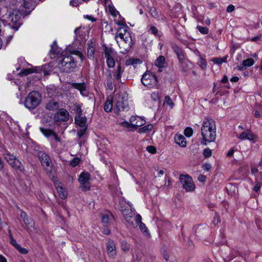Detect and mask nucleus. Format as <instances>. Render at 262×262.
Returning a JSON list of instances; mask_svg holds the SVG:
<instances>
[{
  "label": "nucleus",
  "mask_w": 262,
  "mask_h": 262,
  "mask_svg": "<svg viewBox=\"0 0 262 262\" xmlns=\"http://www.w3.org/2000/svg\"><path fill=\"white\" fill-rule=\"evenodd\" d=\"M95 52V43L90 40L87 43V55L89 59H93Z\"/></svg>",
  "instance_id": "nucleus-15"
},
{
  "label": "nucleus",
  "mask_w": 262,
  "mask_h": 262,
  "mask_svg": "<svg viewBox=\"0 0 262 262\" xmlns=\"http://www.w3.org/2000/svg\"><path fill=\"white\" fill-rule=\"evenodd\" d=\"M108 10L111 14L114 16H116L117 13H118V11L116 10V9L112 6L108 5Z\"/></svg>",
  "instance_id": "nucleus-52"
},
{
  "label": "nucleus",
  "mask_w": 262,
  "mask_h": 262,
  "mask_svg": "<svg viewBox=\"0 0 262 262\" xmlns=\"http://www.w3.org/2000/svg\"><path fill=\"white\" fill-rule=\"evenodd\" d=\"M121 249L124 251H128L129 250V245L125 241H122L121 242Z\"/></svg>",
  "instance_id": "nucleus-50"
},
{
  "label": "nucleus",
  "mask_w": 262,
  "mask_h": 262,
  "mask_svg": "<svg viewBox=\"0 0 262 262\" xmlns=\"http://www.w3.org/2000/svg\"><path fill=\"white\" fill-rule=\"evenodd\" d=\"M179 179L183 188L187 192L193 191L195 189V184L189 175L181 174Z\"/></svg>",
  "instance_id": "nucleus-8"
},
{
  "label": "nucleus",
  "mask_w": 262,
  "mask_h": 262,
  "mask_svg": "<svg viewBox=\"0 0 262 262\" xmlns=\"http://www.w3.org/2000/svg\"><path fill=\"white\" fill-rule=\"evenodd\" d=\"M128 110L129 105L126 94L125 93L119 94L117 98V101L114 108V113L119 115L120 112L128 111Z\"/></svg>",
  "instance_id": "nucleus-4"
},
{
  "label": "nucleus",
  "mask_w": 262,
  "mask_h": 262,
  "mask_svg": "<svg viewBox=\"0 0 262 262\" xmlns=\"http://www.w3.org/2000/svg\"><path fill=\"white\" fill-rule=\"evenodd\" d=\"M76 66L77 61L71 55L63 57L59 62V68L60 71L66 73L73 72Z\"/></svg>",
  "instance_id": "nucleus-2"
},
{
  "label": "nucleus",
  "mask_w": 262,
  "mask_h": 262,
  "mask_svg": "<svg viewBox=\"0 0 262 262\" xmlns=\"http://www.w3.org/2000/svg\"><path fill=\"white\" fill-rule=\"evenodd\" d=\"M165 63V58L163 56H160L158 57L155 61V64L159 67V71H162L161 68L164 67Z\"/></svg>",
  "instance_id": "nucleus-28"
},
{
  "label": "nucleus",
  "mask_w": 262,
  "mask_h": 262,
  "mask_svg": "<svg viewBox=\"0 0 262 262\" xmlns=\"http://www.w3.org/2000/svg\"><path fill=\"white\" fill-rule=\"evenodd\" d=\"M179 62L180 63L181 71L184 73L187 72L190 69L191 63L186 58H185L182 60V61H180Z\"/></svg>",
  "instance_id": "nucleus-19"
},
{
  "label": "nucleus",
  "mask_w": 262,
  "mask_h": 262,
  "mask_svg": "<svg viewBox=\"0 0 262 262\" xmlns=\"http://www.w3.org/2000/svg\"><path fill=\"white\" fill-rule=\"evenodd\" d=\"M193 129L190 127H186L184 130V135L187 137H190L193 135Z\"/></svg>",
  "instance_id": "nucleus-43"
},
{
  "label": "nucleus",
  "mask_w": 262,
  "mask_h": 262,
  "mask_svg": "<svg viewBox=\"0 0 262 262\" xmlns=\"http://www.w3.org/2000/svg\"><path fill=\"white\" fill-rule=\"evenodd\" d=\"M110 220L111 218L109 215L103 214L102 215L101 222L104 226L107 227L110 224Z\"/></svg>",
  "instance_id": "nucleus-35"
},
{
  "label": "nucleus",
  "mask_w": 262,
  "mask_h": 262,
  "mask_svg": "<svg viewBox=\"0 0 262 262\" xmlns=\"http://www.w3.org/2000/svg\"><path fill=\"white\" fill-rule=\"evenodd\" d=\"M104 54L106 58L115 56V52L112 47H108L106 45L102 46Z\"/></svg>",
  "instance_id": "nucleus-23"
},
{
  "label": "nucleus",
  "mask_w": 262,
  "mask_h": 262,
  "mask_svg": "<svg viewBox=\"0 0 262 262\" xmlns=\"http://www.w3.org/2000/svg\"><path fill=\"white\" fill-rule=\"evenodd\" d=\"M172 49L173 52L176 53L177 57L180 61H182L184 59L186 58L184 51L178 46L174 45L172 46Z\"/></svg>",
  "instance_id": "nucleus-17"
},
{
  "label": "nucleus",
  "mask_w": 262,
  "mask_h": 262,
  "mask_svg": "<svg viewBox=\"0 0 262 262\" xmlns=\"http://www.w3.org/2000/svg\"><path fill=\"white\" fill-rule=\"evenodd\" d=\"M106 59V64L108 68H112L115 66V61L114 60V56L108 57Z\"/></svg>",
  "instance_id": "nucleus-38"
},
{
  "label": "nucleus",
  "mask_w": 262,
  "mask_h": 262,
  "mask_svg": "<svg viewBox=\"0 0 262 262\" xmlns=\"http://www.w3.org/2000/svg\"><path fill=\"white\" fill-rule=\"evenodd\" d=\"M149 13L152 17L157 18L158 17V12L155 7H150L149 8Z\"/></svg>",
  "instance_id": "nucleus-48"
},
{
  "label": "nucleus",
  "mask_w": 262,
  "mask_h": 262,
  "mask_svg": "<svg viewBox=\"0 0 262 262\" xmlns=\"http://www.w3.org/2000/svg\"><path fill=\"white\" fill-rule=\"evenodd\" d=\"M202 168L203 169L206 171H209L210 170L212 166L211 164L209 163H205L202 165Z\"/></svg>",
  "instance_id": "nucleus-57"
},
{
  "label": "nucleus",
  "mask_w": 262,
  "mask_h": 262,
  "mask_svg": "<svg viewBox=\"0 0 262 262\" xmlns=\"http://www.w3.org/2000/svg\"><path fill=\"white\" fill-rule=\"evenodd\" d=\"M130 122L132 126L136 129L138 127L143 125L145 123L144 120L138 116H132L130 118Z\"/></svg>",
  "instance_id": "nucleus-14"
},
{
  "label": "nucleus",
  "mask_w": 262,
  "mask_h": 262,
  "mask_svg": "<svg viewBox=\"0 0 262 262\" xmlns=\"http://www.w3.org/2000/svg\"><path fill=\"white\" fill-rule=\"evenodd\" d=\"M261 186V183L260 182H256V184L253 188V190L255 192H257L259 190Z\"/></svg>",
  "instance_id": "nucleus-60"
},
{
  "label": "nucleus",
  "mask_w": 262,
  "mask_h": 262,
  "mask_svg": "<svg viewBox=\"0 0 262 262\" xmlns=\"http://www.w3.org/2000/svg\"><path fill=\"white\" fill-rule=\"evenodd\" d=\"M59 103L54 101H49L47 103L46 105V109L52 111L57 110L59 108Z\"/></svg>",
  "instance_id": "nucleus-26"
},
{
  "label": "nucleus",
  "mask_w": 262,
  "mask_h": 262,
  "mask_svg": "<svg viewBox=\"0 0 262 262\" xmlns=\"http://www.w3.org/2000/svg\"><path fill=\"white\" fill-rule=\"evenodd\" d=\"M39 71V67H35L32 69H27L21 71L20 75L21 76H26L32 73H38Z\"/></svg>",
  "instance_id": "nucleus-30"
},
{
  "label": "nucleus",
  "mask_w": 262,
  "mask_h": 262,
  "mask_svg": "<svg viewBox=\"0 0 262 262\" xmlns=\"http://www.w3.org/2000/svg\"><path fill=\"white\" fill-rule=\"evenodd\" d=\"M106 86L107 89L110 90H113V85L111 73H110V74L107 76Z\"/></svg>",
  "instance_id": "nucleus-40"
},
{
  "label": "nucleus",
  "mask_w": 262,
  "mask_h": 262,
  "mask_svg": "<svg viewBox=\"0 0 262 262\" xmlns=\"http://www.w3.org/2000/svg\"><path fill=\"white\" fill-rule=\"evenodd\" d=\"M235 7L233 5H229L227 8V12H232L234 10Z\"/></svg>",
  "instance_id": "nucleus-63"
},
{
  "label": "nucleus",
  "mask_w": 262,
  "mask_h": 262,
  "mask_svg": "<svg viewBox=\"0 0 262 262\" xmlns=\"http://www.w3.org/2000/svg\"><path fill=\"white\" fill-rule=\"evenodd\" d=\"M212 61L215 64L220 65L223 63L222 58H214Z\"/></svg>",
  "instance_id": "nucleus-59"
},
{
  "label": "nucleus",
  "mask_w": 262,
  "mask_h": 262,
  "mask_svg": "<svg viewBox=\"0 0 262 262\" xmlns=\"http://www.w3.org/2000/svg\"><path fill=\"white\" fill-rule=\"evenodd\" d=\"M210 231V229L209 226L207 225H201L196 228L195 233L196 236L200 238H203Z\"/></svg>",
  "instance_id": "nucleus-12"
},
{
  "label": "nucleus",
  "mask_w": 262,
  "mask_h": 262,
  "mask_svg": "<svg viewBox=\"0 0 262 262\" xmlns=\"http://www.w3.org/2000/svg\"><path fill=\"white\" fill-rule=\"evenodd\" d=\"M203 155L205 158H209L212 155V150L209 148H206L203 150Z\"/></svg>",
  "instance_id": "nucleus-47"
},
{
  "label": "nucleus",
  "mask_w": 262,
  "mask_h": 262,
  "mask_svg": "<svg viewBox=\"0 0 262 262\" xmlns=\"http://www.w3.org/2000/svg\"><path fill=\"white\" fill-rule=\"evenodd\" d=\"M237 138L241 140H248L249 141H253L254 140V135L250 131L242 132Z\"/></svg>",
  "instance_id": "nucleus-21"
},
{
  "label": "nucleus",
  "mask_w": 262,
  "mask_h": 262,
  "mask_svg": "<svg viewBox=\"0 0 262 262\" xmlns=\"http://www.w3.org/2000/svg\"><path fill=\"white\" fill-rule=\"evenodd\" d=\"M123 72L124 69L121 68L120 64H118L117 67L115 74L114 75V76L118 81H120L121 80V76Z\"/></svg>",
  "instance_id": "nucleus-31"
},
{
  "label": "nucleus",
  "mask_w": 262,
  "mask_h": 262,
  "mask_svg": "<svg viewBox=\"0 0 262 262\" xmlns=\"http://www.w3.org/2000/svg\"><path fill=\"white\" fill-rule=\"evenodd\" d=\"M196 28L198 30L203 34H207L208 33L209 30L207 27L198 26Z\"/></svg>",
  "instance_id": "nucleus-46"
},
{
  "label": "nucleus",
  "mask_w": 262,
  "mask_h": 262,
  "mask_svg": "<svg viewBox=\"0 0 262 262\" xmlns=\"http://www.w3.org/2000/svg\"><path fill=\"white\" fill-rule=\"evenodd\" d=\"M86 118L85 117L75 116V122L76 124L79 125L80 127H87L86 125Z\"/></svg>",
  "instance_id": "nucleus-25"
},
{
  "label": "nucleus",
  "mask_w": 262,
  "mask_h": 262,
  "mask_svg": "<svg viewBox=\"0 0 262 262\" xmlns=\"http://www.w3.org/2000/svg\"><path fill=\"white\" fill-rule=\"evenodd\" d=\"M4 157L8 164L12 168L16 170L23 172L25 168L21 162L19 161L15 156L11 154L10 152L7 151L4 154Z\"/></svg>",
  "instance_id": "nucleus-6"
},
{
  "label": "nucleus",
  "mask_w": 262,
  "mask_h": 262,
  "mask_svg": "<svg viewBox=\"0 0 262 262\" xmlns=\"http://www.w3.org/2000/svg\"><path fill=\"white\" fill-rule=\"evenodd\" d=\"M254 63V61L252 58H248L243 61L242 65L237 66L236 68L238 70L242 71L245 70L246 67L252 66Z\"/></svg>",
  "instance_id": "nucleus-18"
},
{
  "label": "nucleus",
  "mask_w": 262,
  "mask_h": 262,
  "mask_svg": "<svg viewBox=\"0 0 262 262\" xmlns=\"http://www.w3.org/2000/svg\"><path fill=\"white\" fill-rule=\"evenodd\" d=\"M20 217L23 219V221L26 226L28 227L33 226V222L32 219L29 217L24 211L21 212Z\"/></svg>",
  "instance_id": "nucleus-24"
},
{
  "label": "nucleus",
  "mask_w": 262,
  "mask_h": 262,
  "mask_svg": "<svg viewBox=\"0 0 262 262\" xmlns=\"http://www.w3.org/2000/svg\"><path fill=\"white\" fill-rule=\"evenodd\" d=\"M198 63L202 69H205L207 66L206 60L202 57L199 58Z\"/></svg>",
  "instance_id": "nucleus-45"
},
{
  "label": "nucleus",
  "mask_w": 262,
  "mask_h": 262,
  "mask_svg": "<svg viewBox=\"0 0 262 262\" xmlns=\"http://www.w3.org/2000/svg\"><path fill=\"white\" fill-rule=\"evenodd\" d=\"M175 142L182 147L186 146V140L184 136L176 135L174 137Z\"/></svg>",
  "instance_id": "nucleus-22"
},
{
  "label": "nucleus",
  "mask_w": 262,
  "mask_h": 262,
  "mask_svg": "<svg viewBox=\"0 0 262 262\" xmlns=\"http://www.w3.org/2000/svg\"><path fill=\"white\" fill-rule=\"evenodd\" d=\"M142 62L141 60L139 59H128L126 60L125 61V65L127 66H130V65H133L135 66V65L140 64Z\"/></svg>",
  "instance_id": "nucleus-33"
},
{
  "label": "nucleus",
  "mask_w": 262,
  "mask_h": 262,
  "mask_svg": "<svg viewBox=\"0 0 262 262\" xmlns=\"http://www.w3.org/2000/svg\"><path fill=\"white\" fill-rule=\"evenodd\" d=\"M41 100L40 94L37 91H32L26 97L24 105L29 110L34 109L39 104Z\"/></svg>",
  "instance_id": "nucleus-3"
},
{
  "label": "nucleus",
  "mask_w": 262,
  "mask_h": 262,
  "mask_svg": "<svg viewBox=\"0 0 262 262\" xmlns=\"http://www.w3.org/2000/svg\"><path fill=\"white\" fill-rule=\"evenodd\" d=\"M117 37H119L125 43H128V48L125 49L124 51L121 52V53L123 54L127 53L130 49L132 43V38L130 34L129 33L124 34L122 33H117L115 38Z\"/></svg>",
  "instance_id": "nucleus-11"
},
{
  "label": "nucleus",
  "mask_w": 262,
  "mask_h": 262,
  "mask_svg": "<svg viewBox=\"0 0 262 262\" xmlns=\"http://www.w3.org/2000/svg\"><path fill=\"white\" fill-rule=\"evenodd\" d=\"M87 127H80V128L77 129V135L79 139L84 137L87 130Z\"/></svg>",
  "instance_id": "nucleus-36"
},
{
  "label": "nucleus",
  "mask_w": 262,
  "mask_h": 262,
  "mask_svg": "<svg viewBox=\"0 0 262 262\" xmlns=\"http://www.w3.org/2000/svg\"><path fill=\"white\" fill-rule=\"evenodd\" d=\"M153 128V125L151 124H149L146 126L140 128L138 129L139 133H148L150 132Z\"/></svg>",
  "instance_id": "nucleus-32"
},
{
  "label": "nucleus",
  "mask_w": 262,
  "mask_h": 262,
  "mask_svg": "<svg viewBox=\"0 0 262 262\" xmlns=\"http://www.w3.org/2000/svg\"><path fill=\"white\" fill-rule=\"evenodd\" d=\"M135 219H136V223L138 225H139L141 222H142V217L140 214H137L136 216Z\"/></svg>",
  "instance_id": "nucleus-62"
},
{
  "label": "nucleus",
  "mask_w": 262,
  "mask_h": 262,
  "mask_svg": "<svg viewBox=\"0 0 262 262\" xmlns=\"http://www.w3.org/2000/svg\"><path fill=\"white\" fill-rule=\"evenodd\" d=\"M10 244L13 245L16 249L17 248V246H19L20 245L17 244V242L15 239H14L13 237H11V239L10 241Z\"/></svg>",
  "instance_id": "nucleus-61"
},
{
  "label": "nucleus",
  "mask_w": 262,
  "mask_h": 262,
  "mask_svg": "<svg viewBox=\"0 0 262 262\" xmlns=\"http://www.w3.org/2000/svg\"><path fill=\"white\" fill-rule=\"evenodd\" d=\"M22 5L27 9L23 14L28 15L35 8L36 4L33 0H24Z\"/></svg>",
  "instance_id": "nucleus-13"
},
{
  "label": "nucleus",
  "mask_w": 262,
  "mask_h": 262,
  "mask_svg": "<svg viewBox=\"0 0 262 262\" xmlns=\"http://www.w3.org/2000/svg\"><path fill=\"white\" fill-rule=\"evenodd\" d=\"M52 134V136L53 137L55 141L57 142H60V139L58 137V136L55 132L53 131Z\"/></svg>",
  "instance_id": "nucleus-64"
},
{
  "label": "nucleus",
  "mask_w": 262,
  "mask_h": 262,
  "mask_svg": "<svg viewBox=\"0 0 262 262\" xmlns=\"http://www.w3.org/2000/svg\"><path fill=\"white\" fill-rule=\"evenodd\" d=\"M54 118L56 122H65L69 120V113L66 109L60 108L55 114Z\"/></svg>",
  "instance_id": "nucleus-9"
},
{
  "label": "nucleus",
  "mask_w": 262,
  "mask_h": 262,
  "mask_svg": "<svg viewBox=\"0 0 262 262\" xmlns=\"http://www.w3.org/2000/svg\"><path fill=\"white\" fill-rule=\"evenodd\" d=\"M106 248L109 256L114 257L116 254L115 244L110 241L107 243Z\"/></svg>",
  "instance_id": "nucleus-20"
},
{
  "label": "nucleus",
  "mask_w": 262,
  "mask_h": 262,
  "mask_svg": "<svg viewBox=\"0 0 262 262\" xmlns=\"http://www.w3.org/2000/svg\"><path fill=\"white\" fill-rule=\"evenodd\" d=\"M57 190L59 197L61 199H65L67 198V194L65 193V191L63 187L58 186L57 187Z\"/></svg>",
  "instance_id": "nucleus-37"
},
{
  "label": "nucleus",
  "mask_w": 262,
  "mask_h": 262,
  "mask_svg": "<svg viewBox=\"0 0 262 262\" xmlns=\"http://www.w3.org/2000/svg\"><path fill=\"white\" fill-rule=\"evenodd\" d=\"M157 77L149 71H147L142 76V83L146 87L151 88L157 85Z\"/></svg>",
  "instance_id": "nucleus-7"
},
{
  "label": "nucleus",
  "mask_w": 262,
  "mask_h": 262,
  "mask_svg": "<svg viewBox=\"0 0 262 262\" xmlns=\"http://www.w3.org/2000/svg\"><path fill=\"white\" fill-rule=\"evenodd\" d=\"M16 249L18 250L20 253L23 254H26L28 252L26 249L22 248L20 245L17 246V248Z\"/></svg>",
  "instance_id": "nucleus-58"
},
{
  "label": "nucleus",
  "mask_w": 262,
  "mask_h": 262,
  "mask_svg": "<svg viewBox=\"0 0 262 262\" xmlns=\"http://www.w3.org/2000/svg\"><path fill=\"white\" fill-rule=\"evenodd\" d=\"M146 150L150 153L151 154H155L156 152H157V149L156 148L152 146V145H150V146H147L146 147Z\"/></svg>",
  "instance_id": "nucleus-55"
},
{
  "label": "nucleus",
  "mask_w": 262,
  "mask_h": 262,
  "mask_svg": "<svg viewBox=\"0 0 262 262\" xmlns=\"http://www.w3.org/2000/svg\"><path fill=\"white\" fill-rule=\"evenodd\" d=\"M121 211L126 222L133 225V222H130V220L132 217H133L134 213L132 212L130 208H129L128 207L124 208L122 207Z\"/></svg>",
  "instance_id": "nucleus-16"
},
{
  "label": "nucleus",
  "mask_w": 262,
  "mask_h": 262,
  "mask_svg": "<svg viewBox=\"0 0 262 262\" xmlns=\"http://www.w3.org/2000/svg\"><path fill=\"white\" fill-rule=\"evenodd\" d=\"M20 17V15L16 11H13L12 13L9 15V19L13 23L11 28L15 31H17L20 26V23L18 22Z\"/></svg>",
  "instance_id": "nucleus-10"
},
{
  "label": "nucleus",
  "mask_w": 262,
  "mask_h": 262,
  "mask_svg": "<svg viewBox=\"0 0 262 262\" xmlns=\"http://www.w3.org/2000/svg\"><path fill=\"white\" fill-rule=\"evenodd\" d=\"M140 228V230L145 235H148L149 234V232L147 230V227L143 223L141 222L139 225H138Z\"/></svg>",
  "instance_id": "nucleus-39"
},
{
  "label": "nucleus",
  "mask_w": 262,
  "mask_h": 262,
  "mask_svg": "<svg viewBox=\"0 0 262 262\" xmlns=\"http://www.w3.org/2000/svg\"><path fill=\"white\" fill-rule=\"evenodd\" d=\"M201 135L202 145H207L208 143L215 141L216 137V125L213 119L208 118L205 119L201 127Z\"/></svg>",
  "instance_id": "nucleus-1"
},
{
  "label": "nucleus",
  "mask_w": 262,
  "mask_h": 262,
  "mask_svg": "<svg viewBox=\"0 0 262 262\" xmlns=\"http://www.w3.org/2000/svg\"><path fill=\"white\" fill-rule=\"evenodd\" d=\"M165 102L170 106L173 105V103L172 102V99L168 96H165Z\"/></svg>",
  "instance_id": "nucleus-56"
},
{
  "label": "nucleus",
  "mask_w": 262,
  "mask_h": 262,
  "mask_svg": "<svg viewBox=\"0 0 262 262\" xmlns=\"http://www.w3.org/2000/svg\"><path fill=\"white\" fill-rule=\"evenodd\" d=\"M37 155L46 173H51L53 165L50 156L43 151H37Z\"/></svg>",
  "instance_id": "nucleus-5"
},
{
  "label": "nucleus",
  "mask_w": 262,
  "mask_h": 262,
  "mask_svg": "<svg viewBox=\"0 0 262 262\" xmlns=\"http://www.w3.org/2000/svg\"><path fill=\"white\" fill-rule=\"evenodd\" d=\"M50 52L54 54H58L60 51H58V48L56 41H54L51 45V49Z\"/></svg>",
  "instance_id": "nucleus-41"
},
{
  "label": "nucleus",
  "mask_w": 262,
  "mask_h": 262,
  "mask_svg": "<svg viewBox=\"0 0 262 262\" xmlns=\"http://www.w3.org/2000/svg\"><path fill=\"white\" fill-rule=\"evenodd\" d=\"M80 161V159L78 158H74L70 161V165L73 167L77 166Z\"/></svg>",
  "instance_id": "nucleus-49"
},
{
  "label": "nucleus",
  "mask_w": 262,
  "mask_h": 262,
  "mask_svg": "<svg viewBox=\"0 0 262 262\" xmlns=\"http://www.w3.org/2000/svg\"><path fill=\"white\" fill-rule=\"evenodd\" d=\"M90 179V176L88 172H82L80 174L78 180L80 183H85L89 182Z\"/></svg>",
  "instance_id": "nucleus-29"
},
{
  "label": "nucleus",
  "mask_w": 262,
  "mask_h": 262,
  "mask_svg": "<svg viewBox=\"0 0 262 262\" xmlns=\"http://www.w3.org/2000/svg\"><path fill=\"white\" fill-rule=\"evenodd\" d=\"M261 105H257L256 106V110L255 111V112L254 113V115L255 117L257 118H259L261 117V114L260 113V111L261 110Z\"/></svg>",
  "instance_id": "nucleus-44"
},
{
  "label": "nucleus",
  "mask_w": 262,
  "mask_h": 262,
  "mask_svg": "<svg viewBox=\"0 0 262 262\" xmlns=\"http://www.w3.org/2000/svg\"><path fill=\"white\" fill-rule=\"evenodd\" d=\"M149 30L150 31L151 33L155 35V36L158 35V30L155 26L150 25Z\"/></svg>",
  "instance_id": "nucleus-54"
},
{
  "label": "nucleus",
  "mask_w": 262,
  "mask_h": 262,
  "mask_svg": "<svg viewBox=\"0 0 262 262\" xmlns=\"http://www.w3.org/2000/svg\"><path fill=\"white\" fill-rule=\"evenodd\" d=\"M113 107V101L112 100H107L104 103V110L107 112H111Z\"/></svg>",
  "instance_id": "nucleus-34"
},
{
  "label": "nucleus",
  "mask_w": 262,
  "mask_h": 262,
  "mask_svg": "<svg viewBox=\"0 0 262 262\" xmlns=\"http://www.w3.org/2000/svg\"><path fill=\"white\" fill-rule=\"evenodd\" d=\"M75 112L76 114V116H81L82 115V110L81 106L79 104H76L75 106Z\"/></svg>",
  "instance_id": "nucleus-53"
},
{
  "label": "nucleus",
  "mask_w": 262,
  "mask_h": 262,
  "mask_svg": "<svg viewBox=\"0 0 262 262\" xmlns=\"http://www.w3.org/2000/svg\"><path fill=\"white\" fill-rule=\"evenodd\" d=\"M40 132L47 137H49L52 136V133L53 130L49 129L44 128L42 127H40L39 128Z\"/></svg>",
  "instance_id": "nucleus-42"
},
{
  "label": "nucleus",
  "mask_w": 262,
  "mask_h": 262,
  "mask_svg": "<svg viewBox=\"0 0 262 262\" xmlns=\"http://www.w3.org/2000/svg\"><path fill=\"white\" fill-rule=\"evenodd\" d=\"M80 187L82 191H87L90 189V183L89 182L85 183H81Z\"/></svg>",
  "instance_id": "nucleus-51"
},
{
  "label": "nucleus",
  "mask_w": 262,
  "mask_h": 262,
  "mask_svg": "<svg viewBox=\"0 0 262 262\" xmlns=\"http://www.w3.org/2000/svg\"><path fill=\"white\" fill-rule=\"evenodd\" d=\"M71 86L72 88L78 90L82 94L83 91L86 90V85L85 82L82 83H72Z\"/></svg>",
  "instance_id": "nucleus-27"
}]
</instances>
